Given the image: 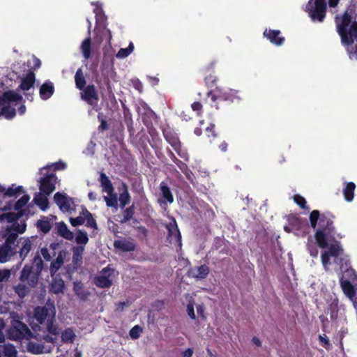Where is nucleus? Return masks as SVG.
I'll use <instances>...</instances> for the list:
<instances>
[{"label": "nucleus", "instance_id": "1", "mask_svg": "<svg viewBox=\"0 0 357 357\" xmlns=\"http://www.w3.org/2000/svg\"><path fill=\"white\" fill-rule=\"evenodd\" d=\"M334 227L333 225H324L317 229L314 233V239L319 248L326 249L321 255V261L325 269L331 265V257L334 258V262L339 266L340 270L344 277L355 279L356 271L352 268L348 255H344V248L341 243L335 239Z\"/></svg>", "mask_w": 357, "mask_h": 357}, {"label": "nucleus", "instance_id": "2", "mask_svg": "<svg viewBox=\"0 0 357 357\" xmlns=\"http://www.w3.org/2000/svg\"><path fill=\"white\" fill-rule=\"evenodd\" d=\"M35 81L34 73L29 72L22 79L16 91L9 90L3 92L2 96L0 97V116L3 115L8 119H13L16 114V111L14 107L10 106L11 103L20 102L23 99L22 96L17 91L20 90L29 91L33 88Z\"/></svg>", "mask_w": 357, "mask_h": 357}, {"label": "nucleus", "instance_id": "3", "mask_svg": "<svg viewBox=\"0 0 357 357\" xmlns=\"http://www.w3.org/2000/svg\"><path fill=\"white\" fill-rule=\"evenodd\" d=\"M54 200L60 210L68 213L70 223H96L92 214L82 205H75L73 199L65 193L56 192Z\"/></svg>", "mask_w": 357, "mask_h": 357}, {"label": "nucleus", "instance_id": "4", "mask_svg": "<svg viewBox=\"0 0 357 357\" xmlns=\"http://www.w3.org/2000/svg\"><path fill=\"white\" fill-rule=\"evenodd\" d=\"M56 310L53 303L47 302L43 306H38L34 309L33 317L38 324L32 326L34 331H46L56 336L60 333V328L55 323Z\"/></svg>", "mask_w": 357, "mask_h": 357}, {"label": "nucleus", "instance_id": "5", "mask_svg": "<svg viewBox=\"0 0 357 357\" xmlns=\"http://www.w3.org/2000/svg\"><path fill=\"white\" fill-rule=\"evenodd\" d=\"M337 31L343 45H351L357 40V13L354 6H350L338 20L336 17Z\"/></svg>", "mask_w": 357, "mask_h": 357}, {"label": "nucleus", "instance_id": "6", "mask_svg": "<svg viewBox=\"0 0 357 357\" xmlns=\"http://www.w3.org/2000/svg\"><path fill=\"white\" fill-rule=\"evenodd\" d=\"M238 93V91L234 89H225L220 86H215V89L208 90L206 96L211 98L212 102L215 103L214 106L218 109V105L220 102H233L236 99H239Z\"/></svg>", "mask_w": 357, "mask_h": 357}, {"label": "nucleus", "instance_id": "7", "mask_svg": "<svg viewBox=\"0 0 357 357\" xmlns=\"http://www.w3.org/2000/svg\"><path fill=\"white\" fill-rule=\"evenodd\" d=\"M326 0H309L306 6V11L314 22H322L326 13Z\"/></svg>", "mask_w": 357, "mask_h": 357}, {"label": "nucleus", "instance_id": "8", "mask_svg": "<svg viewBox=\"0 0 357 357\" xmlns=\"http://www.w3.org/2000/svg\"><path fill=\"white\" fill-rule=\"evenodd\" d=\"M8 336L12 340H29L32 337V333L26 324L20 320H13L8 330Z\"/></svg>", "mask_w": 357, "mask_h": 357}, {"label": "nucleus", "instance_id": "9", "mask_svg": "<svg viewBox=\"0 0 357 357\" xmlns=\"http://www.w3.org/2000/svg\"><path fill=\"white\" fill-rule=\"evenodd\" d=\"M162 135L165 140L171 145L177 154L185 158L186 153L182 150L181 142L178 134L170 127L162 129Z\"/></svg>", "mask_w": 357, "mask_h": 357}, {"label": "nucleus", "instance_id": "10", "mask_svg": "<svg viewBox=\"0 0 357 357\" xmlns=\"http://www.w3.org/2000/svg\"><path fill=\"white\" fill-rule=\"evenodd\" d=\"M40 273L33 268V266H29L26 264L20 272V280L22 282L26 283L31 287H35L38 282Z\"/></svg>", "mask_w": 357, "mask_h": 357}, {"label": "nucleus", "instance_id": "11", "mask_svg": "<svg viewBox=\"0 0 357 357\" xmlns=\"http://www.w3.org/2000/svg\"><path fill=\"white\" fill-rule=\"evenodd\" d=\"M57 176L53 172L45 174L39 180V189L45 195H50L56 188Z\"/></svg>", "mask_w": 357, "mask_h": 357}, {"label": "nucleus", "instance_id": "12", "mask_svg": "<svg viewBox=\"0 0 357 357\" xmlns=\"http://www.w3.org/2000/svg\"><path fill=\"white\" fill-rule=\"evenodd\" d=\"M22 195H23L17 201L12 200L6 202L3 210L7 211L13 208L17 211H25V218H26L29 216L30 211L29 208H24L28 204L30 199V196L25 192Z\"/></svg>", "mask_w": 357, "mask_h": 357}, {"label": "nucleus", "instance_id": "13", "mask_svg": "<svg viewBox=\"0 0 357 357\" xmlns=\"http://www.w3.org/2000/svg\"><path fill=\"white\" fill-rule=\"evenodd\" d=\"M80 91V97L82 100L91 106H95L98 104L99 96L94 84H89Z\"/></svg>", "mask_w": 357, "mask_h": 357}, {"label": "nucleus", "instance_id": "14", "mask_svg": "<svg viewBox=\"0 0 357 357\" xmlns=\"http://www.w3.org/2000/svg\"><path fill=\"white\" fill-rule=\"evenodd\" d=\"M310 223H333L336 216L331 211H326L321 213L319 210H313L309 216Z\"/></svg>", "mask_w": 357, "mask_h": 357}, {"label": "nucleus", "instance_id": "15", "mask_svg": "<svg viewBox=\"0 0 357 357\" xmlns=\"http://www.w3.org/2000/svg\"><path fill=\"white\" fill-rule=\"evenodd\" d=\"M24 192V188L22 185H16V184L13 183L6 188L0 184V197H1L2 199L10 197L15 199Z\"/></svg>", "mask_w": 357, "mask_h": 357}, {"label": "nucleus", "instance_id": "16", "mask_svg": "<svg viewBox=\"0 0 357 357\" xmlns=\"http://www.w3.org/2000/svg\"><path fill=\"white\" fill-rule=\"evenodd\" d=\"M160 191L161 197L158 198V202L161 206H167V204H172L174 201L173 194L168 186L167 183L165 181H162L160 183Z\"/></svg>", "mask_w": 357, "mask_h": 357}, {"label": "nucleus", "instance_id": "17", "mask_svg": "<svg viewBox=\"0 0 357 357\" xmlns=\"http://www.w3.org/2000/svg\"><path fill=\"white\" fill-rule=\"evenodd\" d=\"M168 231L167 240L172 244L181 247V234L178 228V225H165Z\"/></svg>", "mask_w": 357, "mask_h": 357}, {"label": "nucleus", "instance_id": "18", "mask_svg": "<svg viewBox=\"0 0 357 357\" xmlns=\"http://www.w3.org/2000/svg\"><path fill=\"white\" fill-rule=\"evenodd\" d=\"M209 272V267L206 264H203L199 266L191 267L188 271V275L197 280H203L208 276Z\"/></svg>", "mask_w": 357, "mask_h": 357}, {"label": "nucleus", "instance_id": "19", "mask_svg": "<svg viewBox=\"0 0 357 357\" xmlns=\"http://www.w3.org/2000/svg\"><path fill=\"white\" fill-rule=\"evenodd\" d=\"M263 34L272 44L276 46L282 45L285 40L284 37L280 36L281 32L279 30L266 29Z\"/></svg>", "mask_w": 357, "mask_h": 357}, {"label": "nucleus", "instance_id": "20", "mask_svg": "<svg viewBox=\"0 0 357 357\" xmlns=\"http://www.w3.org/2000/svg\"><path fill=\"white\" fill-rule=\"evenodd\" d=\"M114 246L116 249L122 252H132L136 249V243L132 239H119L114 242Z\"/></svg>", "mask_w": 357, "mask_h": 357}, {"label": "nucleus", "instance_id": "21", "mask_svg": "<svg viewBox=\"0 0 357 357\" xmlns=\"http://www.w3.org/2000/svg\"><path fill=\"white\" fill-rule=\"evenodd\" d=\"M17 252L15 247L3 243L0 245V262L8 261Z\"/></svg>", "mask_w": 357, "mask_h": 357}, {"label": "nucleus", "instance_id": "22", "mask_svg": "<svg viewBox=\"0 0 357 357\" xmlns=\"http://www.w3.org/2000/svg\"><path fill=\"white\" fill-rule=\"evenodd\" d=\"M310 225H284V229L287 232H294L297 236H305L310 232Z\"/></svg>", "mask_w": 357, "mask_h": 357}, {"label": "nucleus", "instance_id": "23", "mask_svg": "<svg viewBox=\"0 0 357 357\" xmlns=\"http://www.w3.org/2000/svg\"><path fill=\"white\" fill-rule=\"evenodd\" d=\"M25 217V211H15L0 215V222L6 220L7 223H17V221Z\"/></svg>", "mask_w": 357, "mask_h": 357}, {"label": "nucleus", "instance_id": "24", "mask_svg": "<svg viewBox=\"0 0 357 357\" xmlns=\"http://www.w3.org/2000/svg\"><path fill=\"white\" fill-rule=\"evenodd\" d=\"M54 93V86L50 80L45 81L40 87L39 94L42 100L49 99Z\"/></svg>", "mask_w": 357, "mask_h": 357}, {"label": "nucleus", "instance_id": "25", "mask_svg": "<svg viewBox=\"0 0 357 357\" xmlns=\"http://www.w3.org/2000/svg\"><path fill=\"white\" fill-rule=\"evenodd\" d=\"M119 190L121 192L119 194V201L121 208H123L126 205L130 202L131 197L128 192V185L122 182L121 187L119 188Z\"/></svg>", "mask_w": 357, "mask_h": 357}, {"label": "nucleus", "instance_id": "26", "mask_svg": "<svg viewBox=\"0 0 357 357\" xmlns=\"http://www.w3.org/2000/svg\"><path fill=\"white\" fill-rule=\"evenodd\" d=\"M15 225H11L10 227H8L5 231L2 232V237L5 238V243L14 245L15 241L18 238V234L14 229Z\"/></svg>", "mask_w": 357, "mask_h": 357}, {"label": "nucleus", "instance_id": "27", "mask_svg": "<svg viewBox=\"0 0 357 357\" xmlns=\"http://www.w3.org/2000/svg\"><path fill=\"white\" fill-rule=\"evenodd\" d=\"M65 282L60 277H54L50 285V292L54 294H63L65 289Z\"/></svg>", "mask_w": 357, "mask_h": 357}, {"label": "nucleus", "instance_id": "28", "mask_svg": "<svg viewBox=\"0 0 357 357\" xmlns=\"http://www.w3.org/2000/svg\"><path fill=\"white\" fill-rule=\"evenodd\" d=\"M65 252L61 250L59 252L55 260L52 261L50 267V272L52 277L56 273L64 263Z\"/></svg>", "mask_w": 357, "mask_h": 357}, {"label": "nucleus", "instance_id": "29", "mask_svg": "<svg viewBox=\"0 0 357 357\" xmlns=\"http://www.w3.org/2000/svg\"><path fill=\"white\" fill-rule=\"evenodd\" d=\"M99 182L102 191L107 195H111L114 191V188L109 178L104 172H100Z\"/></svg>", "mask_w": 357, "mask_h": 357}, {"label": "nucleus", "instance_id": "30", "mask_svg": "<svg viewBox=\"0 0 357 357\" xmlns=\"http://www.w3.org/2000/svg\"><path fill=\"white\" fill-rule=\"evenodd\" d=\"M356 189V184L354 182H346L344 183V187L343 188V195L345 201L351 202L353 201L354 197V192Z\"/></svg>", "mask_w": 357, "mask_h": 357}, {"label": "nucleus", "instance_id": "31", "mask_svg": "<svg viewBox=\"0 0 357 357\" xmlns=\"http://www.w3.org/2000/svg\"><path fill=\"white\" fill-rule=\"evenodd\" d=\"M32 245L33 244L30 238H27L23 240L21 243V248L18 251L20 258L22 261H24L32 249Z\"/></svg>", "mask_w": 357, "mask_h": 357}, {"label": "nucleus", "instance_id": "32", "mask_svg": "<svg viewBox=\"0 0 357 357\" xmlns=\"http://www.w3.org/2000/svg\"><path fill=\"white\" fill-rule=\"evenodd\" d=\"M73 289L75 295L82 301H86L91 294L89 291L83 289L82 283H75Z\"/></svg>", "mask_w": 357, "mask_h": 357}, {"label": "nucleus", "instance_id": "33", "mask_svg": "<svg viewBox=\"0 0 357 357\" xmlns=\"http://www.w3.org/2000/svg\"><path fill=\"white\" fill-rule=\"evenodd\" d=\"M80 50L83 57L88 60L91 56V38L88 37L85 38L80 46Z\"/></svg>", "mask_w": 357, "mask_h": 357}, {"label": "nucleus", "instance_id": "34", "mask_svg": "<svg viewBox=\"0 0 357 357\" xmlns=\"http://www.w3.org/2000/svg\"><path fill=\"white\" fill-rule=\"evenodd\" d=\"M56 226L57 232L60 236L68 241L74 238L75 234L67 227V225H56Z\"/></svg>", "mask_w": 357, "mask_h": 357}, {"label": "nucleus", "instance_id": "35", "mask_svg": "<svg viewBox=\"0 0 357 357\" xmlns=\"http://www.w3.org/2000/svg\"><path fill=\"white\" fill-rule=\"evenodd\" d=\"M0 357H17V351L12 344H5L0 348Z\"/></svg>", "mask_w": 357, "mask_h": 357}, {"label": "nucleus", "instance_id": "36", "mask_svg": "<svg viewBox=\"0 0 357 357\" xmlns=\"http://www.w3.org/2000/svg\"><path fill=\"white\" fill-rule=\"evenodd\" d=\"M158 116L153 110H149L145 113L142 117V121L148 129L153 128V121H158Z\"/></svg>", "mask_w": 357, "mask_h": 357}, {"label": "nucleus", "instance_id": "37", "mask_svg": "<svg viewBox=\"0 0 357 357\" xmlns=\"http://www.w3.org/2000/svg\"><path fill=\"white\" fill-rule=\"evenodd\" d=\"M75 82L76 88L79 90H81L86 87V79L84 76V73L82 69L81 68H78L75 75Z\"/></svg>", "mask_w": 357, "mask_h": 357}, {"label": "nucleus", "instance_id": "38", "mask_svg": "<svg viewBox=\"0 0 357 357\" xmlns=\"http://www.w3.org/2000/svg\"><path fill=\"white\" fill-rule=\"evenodd\" d=\"M94 284L100 288H109L112 286V282L108 276L98 275L94 278Z\"/></svg>", "mask_w": 357, "mask_h": 357}, {"label": "nucleus", "instance_id": "39", "mask_svg": "<svg viewBox=\"0 0 357 357\" xmlns=\"http://www.w3.org/2000/svg\"><path fill=\"white\" fill-rule=\"evenodd\" d=\"M340 284H341V287H342V289L344 293L347 296H348L349 297H352L354 296V294H355L354 287L349 280H343L342 278H341Z\"/></svg>", "mask_w": 357, "mask_h": 357}, {"label": "nucleus", "instance_id": "40", "mask_svg": "<svg viewBox=\"0 0 357 357\" xmlns=\"http://www.w3.org/2000/svg\"><path fill=\"white\" fill-rule=\"evenodd\" d=\"M75 242L78 245L84 247L89 242L87 233L83 230L78 229L76 233Z\"/></svg>", "mask_w": 357, "mask_h": 357}, {"label": "nucleus", "instance_id": "41", "mask_svg": "<svg viewBox=\"0 0 357 357\" xmlns=\"http://www.w3.org/2000/svg\"><path fill=\"white\" fill-rule=\"evenodd\" d=\"M84 251V247L82 245H77L73 248V262L74 264L82 261Z\"/></svg>", "mask_w": 357, "mask_h": 357}, {"label": "nucleus", "instance_id": "42", "mask_svg": "<svg viewBox=\"0 0 357 357\" xmlns=\"http://www.w3.org/2000/svg\"><path fill=\"white\" fill-rule=\"evenodd\" d=\"M61 340L64 343H72L75 338V334L73 329L68 328L61 332Z\"/></svg>", "mask_w": 357, "mask_h": 357}, {"label": "nucleus", "instance_id": "43", "mask_svg": "<svg viewBox=\"0 0 357 357\" xmlns=\"http://www.w3.org/2000/svg\"><path fill=\"white\" fill-rule=\"evenodd\" d=\"M204 82L206 86L211 89L214 86H217L216 84L218 82V77L215 75V73H207L204 74Z\"/></svg>", "mask_w": 357, "mask_h": 357}, {"label": "nucleus", "instance_id": "44", "mask_svg": "<svg viewBox=\"0 0 357 357\" xmlns=\"http://www.w3.org/2000/svg\"><path fill=\"white\" fill-rule=\"evenodd\" d=\"M28 349L31 353L34 354H39L44 352L45 347L42 344L30 342L28 344Z\"/></svg>", "mask_w": 357, "mask_h": 357}, {"label": "nucleus", "instance_id": "45", "mask_svg": "<svg viewBox=\"0 0 357 357\" xmlns=\"http://www.w3.org/2000/svg\"><path fill=\"white\" fill-rule=\"evenodd\" d=\"M294 202L301 208L307 211V212L310 211V207L307 206L306 199L300 195H294L293 196Z\"/></svg>", "mask_w": 357, "mask_h": 357}, {"label": "nucleus", "instance_id": "46", "mask_svg": "<svg viewBox=\"0 0 357 357\" xmlns=\"http://www.w3.org/2000/svg\"><path fill=\"white\" fill-rule=\"evenodd\" d=\"M133 50H134V45L132 43H130L128 47L121 48L118 51L116 56L118 59H124V58L127 57L128 55H130L132 52Z\"/></svg>", "mask_w": 357, "mask_h": 357}, {"label": "nucleus", "instance_id": "47", "mask_svg": "<svg viewBox=\"0 0 357 357\" xmlns=\"http://www.w3.org/2000/svg\"><path fill=\"white\" fill-rule=\"evenodd\" d=\"M108 196L104 197L106 204L109 207H114L117 208L118 207V198L116 194L112 192L111 195H107Z\"/></svg>", "mask_w": 357, "mask_h": 357}, {"label": "nucleus", "instance_id": "48", "mask_svg": "<svg viewBox=\"0 0 357 357\" xmlns=\"http://www.w3.org/2000/svg\"><path fill=\"white\" fill-rule=\"evenodd\" d=\"M107 17L102 10L96 13V23L97 25L106 28Z\"/></svg>", "mask_w": 357, "mask_h": 357}, {"label": "nucleus", "instance_id": "49", "mask_svg": "<svg viewBox=\"0 0 357 357\" xmlns=\"http://www.w3.org/2000/svg\"><path fill=\"white\" fill-rule=\"evenodd\" d=\"M29 266H33L35 270L39 271V273H41L43 268V261L38 253L35 255L33 259L32 264L29 265Z\"/></svg>", "mask_w": 357, "mask_h": 357}, {"label": "nucleus", "instance_id": "50", "mask_svg": "<svg viewBox=\"0 0 357 357\" xmlns=\"http://www.w3.org/2000/svg\"><path fill=\"white\" fill-rule=\"evenodd\" d=\"M15 292L20 297L24 298L29 292V287L24 284H18L14 287Z\"/></svg>", "mask_w": 357, "mask_h": 357}, {"label": "nucleus", "instance_id": "51", "mask_svg": "<svg viewBox=\"0 0 357 357\" xmlns=\"http://www.w3.org/2000/svg\"><path fill=\"white\" fill-rule=\"evenodd\" d=\"M46 196L47 195H41L38 197H34L36 204L39 206L42 210H45L48 206L49 202Z\"/></svg>", "mask_w": 357, "mask_h": 357}, {"label": "nucleus", "instance_id": "52", "mask_svg": "<svg viewBox=\"0 0 357 357\" xmlns=\"http://www.w3.org/2000/svg\"><path fill=\"white\" fill-rule=\"evenodd\" d=\"M135 204H132L130 206L124 210L123 213V221L126 222L131 220L135 214Z\"/></svg>", "mask_w": 357, "mask_h": 357}, {"label": "nucleus", "instance_id": "53", "mask_svg": "<svg viewBox=\"0 0 357 357\" xmlns=\"http://www.w3.org/2000/svg\"><path fill=\"white\" fill-rule=\"evenodd\" d=\"M143 329L140 326L136 325L130 330L129 335L132 340H136L139 337Z\"/></svg>", "mask_w": 357, "mask_h": 357}, {"label": "nucleus", "instance_id": "54", "mask_svg": "<svg viewBox=\"0 0 357 357\" xmlns=\"http://www.w3.org/2000/svg\"><path fill=\"white\" fill-rule=\"evenodd\" d=\"M351 45H347V52L350 59L357 60V45L351 46Z\"/></svg>", "mask_w": 357, "mask_h": 357}, {"label": "nucleus", "instance_id": "55", "mask_svg": "<svg viewBox=\"0 0 357 357\" xmlns=\"http://www.w3.org/2000/svg\"><path fill=\"white\" fill-rule=\"evenodd\" d=\"M315 243H317L315 242ZM317 247H319L317 244L314 245L312 243H308L307 245V251L310 253V256H312V257H317L318 256L319 250Z\"/></svg>", "mask_w": 357, "mask_h": 357}, {"label": "nucleus", "instance_id": "56", "mask_svg": "<svg viewBox=\"0 0 357 357\" xmlns=\"http://www.w3.org/2000/svg\"><path fill=\"white\" fill-rule=\"evenodd\" d=\"M187 312L190 319L195 320L196 316L194 310V301H190L187 305Z\"/></svg>", "mask_w": 357, "mask_h": 357}, {"label": "nucleus", "instance_id": "57", "mask_svg": "<svg viewBox=\"0 0 357 357\" xmlns=\"http://www.w3.org/2000/svg\"><path fill=\"white\" fill-rule=\"evenodd\" d=\"M216 61H213L210 62L208 65H206L203 69L202 71L204 74L207 73H215L214 69Z\"/></svg>", "mask_w": 357, "mask_h": 357}, {"label": "nucleus", "instance_id": "58", "mask_svg": "<svg viewBox=\"0 0 357 357\" xmlns=\"http://www.w3.org/2000/svg\"><path fill=\"white\" fill-rule=\"evenodd\" d=\"M206 133L208 137L215 138L218 135L215 132V125L211 123L210 126L206 128Z\"/></svg>", "mask_w": 357, "mask_h": 357}, {"label": "nucleus", "instance_id": "59", "mask_svg": "<svg viewBox=\"0 0 357 357\" xmlns=\"http://www.w3.org/2000/svg\"><path fill=\"white\" fill-rule=\"evenodd\" d=\"M10 276V271L8 269L0 270V282L8 280Z\"/></svg>", "mask_w": 357, "mask_h": 357}, {"label": "nucleus", "instance_id": "60", "mask_svg": "<svg viewBox=\"0 0 357 357\" xmlns=\"http://www.w3.org/2000/svg\"><path fill=\"white\" fill-rule=\"evenodd\" d=\"M319 340L322 343V346L325 349H328L329 346H330V341H329L328 338L327 337V336L326 335H319Z\"/></svg>", "mask_w": 357, "mask_h": 357}, {"label": "nucleus", "instance_id": "61", "mask_svg": "<svg viewBox=\"0 0 357 357\" xmlns=\"http://www.w3.org/2000/svg\"><path fill=\"white\" fill-rule=\"evenodd\" d=\"M177 167L181 169V171L185 174L186 172L188 170L187 165L183 162V161L180 160L179 159H177L174 162Z\"/></svg>", "mask_w": 357, "mask_h": 357}, {"label": "nucleus", "instance_id": "62", "mask_svg": "<svg viewBox=\"0 0 357 357\" xmlns=\"http://www.w3.org/2000/svg\"><path fill=\"white\" fill-rule=\"evenodd\" d=\"M52 166L53 167L54 171L63 170L66 167V163L62 161L54 162Z\"/></svg>", "mask_w": 357, "mask_h": 357}, {"label": "nucleus", "instance_id": "63", "mask_svg": "<svg viewBox=\"0 0 357 357\" xmlns=\"http://www.w3.org/2000/svg\"><path fill=\"white\" fill-rule=\"evenodd\" d=\"M52 335H53L48 333V334L43 335V339L46 342L54 344L56 342L57 338L56 337H53Z\"/></svg>", "mask_w": 357, "mask_h": 357}, {"label": "nucleus", "instance_id": "64", "mask_svg": "<svg viewBox=\"0 0 357 357\" xmlns=\"http://www.w3.org/2000/svg\"><path fill=\"white\" fill-rule=\"evenodd\" d=\"M40 253L43 255V258L46 261H50L52 257H51L50 254L49 253L47 248H41Z\"/></svg>", "mask_w": 357, "mask_h": 357}]
</instances>
